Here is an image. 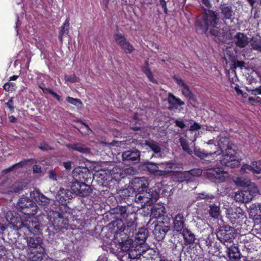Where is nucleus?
I'll list each match as a JSON object with an SVG mask.
<instances>
[{"label": "nucleus", "mask_w": 261, "mask_h": 261, "mask_svg": "<svg viewBox=\"0 0 261 261\" xmlns=\"http://www.w3.org/2000/svg\"><path fill=\"white\" fill-rule=\"evenodd\" d=\"M133 241L132 239H127L122 242L121 244V248L122 251L127 252L133 248Z\"/></svg>", "instance_id": "nucleus-31"}, {"label": "nucleus", "mask_w": 261, "mask_h": 261, "mask_svg": "<svg viewBox=\"0 0 261 261\" xmlns=\"http://www.w3.org/2000/svg\"><path fill=\"white\" fill-rule=\"evenodd\" d=\"M69 28V20L68 19H67L63 24L61 27V30L59 33V40L61 42L63 40V36L64 34L68 33V30Z\"/></svg>", "instance_id": "nucleus-33"}, {"label": "nucleus", "mask_w": 261, "mask_h": 261, "mask_svg": "<svg viewBox=\"0 0 261 261\" xmlns=\"http://www.w3.org/2000/svg\"><path fill=\"white\" fill-rule=\"evenodd\" d=\"M15 88V84L13 82H8L4 85V89L7 91H13Z\"/></svg>", "instance_id": "nucleus-51"}, {"label": "nucleus", "mask_w": 261, "mask_h": 261, "mask_svg": "<svg viewBox=\"0 0 261 261\" xmlns=\"http://www.w3.org/2000/svg\"><path fill=\"white\" fill-rule=\"evenodd\" d=\"M147 237V236L145 230L142 229L139 231L137 233L135 239L137 243L141 244L145 242Z\"/></svg>", "instance_id": "nucleus-32"}, {"label": "nucleus", "mask_w": 261, "mask_h": 261, "mask_svg": "<svg viewBox=\"0 0 261 261\" xmlns=\"http://www.w3.org/2000/svg\"><path fill=\"white\" fill-rule=\"evenodd\" d=\"M33 172L36 173H39L41 172V168L39 165H35L33 167Z\"/></svg>", "instance_id": "nucleus-63"}, {"label": "nucleus", "mask_w": 261, "mask_h": 261, "mask_svg": "<svg viewBox=\"0 0 261 261\" xmlns=\"http://www.w3.org/2000/svg\"><path fill=\"white\" fill-rule=\"evenodd\" d=\"M179 142L180 143V145L181 146L182 149L185 151L187 152L188 153L191 154L192 150L189 148V145H188V143L187 140L185 139H184V138L181 137L179 139Z\"/></svg>", "instance_id": "nucleus-37"}, {"label": "nucleus", "mask_w": 261, "mask_h": 261, "mask_svg": "<svg viewBox=\"0 0 261 261\" xmlns=\"http://www.w3.org/2000/svg\"><path fill=\"white\" fill-rule=\"evenodd\" d=\"M50 94H51L55 98H56L59 101L62 100L61 96L54 92L52 90L47 89H46Z\"/></svg>", "instance_id": "nucleus-58"}, {"label": "nucleus", "mask_w": 261, "mask_h": 261, "mask_svg": "<svg viewBox=\"0 0 261 261\" xmlns=\"http://www.w3.org/2000/svg\"><path fill=\"white\" fill-rule=\"evenodd\" d=\"M155 210H156V208H154L152 210V214H153L154 216V217H155L156 218H158V217H161L164 216L165 212L164 211V208L163 207H161L160 208H158V210H159V214H158V215L156 214H154V212H155L154 211Z\"/></svg>", "instance_id": "nucleus-56"}, {"label": "nucleus", "mask_w": 261, "mask_h": 261, "mask_svg": "<svg viewBox=\"0 0 261 261\" xmlns=\"http://www.w3.org/2000/svg\"><path fill=\"white\" fill-rule=\"evenodd\" d=\"M251 45L253 49L261 51V38L253 37L251 40Z\"/></svg>", "instance_id": "nucleus-34"}, {"label": "nucleus", "mask_w": 261, "mask_h": 261, "mask_svg": "<svg viewBox=\"0 0 261 261\" xmlns=\"http://www.w3.org/2000/svg\"><path fill=\"white\" fill-rule=\"evenodd\" d=\"M148 170L156 175L165 176L169 173V170H160L158 165L153 163H149L147 164Z\"/></svg>", "instance_id": "nucleus-20"}, {"label": "nucleus", "mask_w": 261, "mask_h": 261, "mask_svg": "<svg viewBox=\"0 0 261 261\" xmlns=\"http://www.w3.org/2000/svg\"><path fill=\"white\" fill-rule=\"evenodd\" d=\"M30 197L41 205L45 206L49 203V199L37 190L31 192Z\"/></svg>", "instance_id": "nucleus-13"}, {"label": "nucleus", "mask_w": 261, "mask_h": 261, "mask_svg": "<svg viewBox=\"0 0 261 261\" xmlns=\"http://www.w3.org/2000/svg\"><path fill=\"white\" fill-rule=\"evenodd\" d=\"M197 199H204L208 202H211L214 199V196L211 194H208L204 192L199 193L198 194Z\"/></svg>", "instance_id": "nucleus-40"}, {"label": "nucleus", "mask_w": 261, "mask_h": 261, "mask_svg": "<svg viewBox=\"0 0 261 261\" xmlns=\"http://www.w3.org/2000/svg\"><path fill=\"white\" fill-rule=\"evenodd\" d=\"M42 240L39 237H33L28 240V245L32 248L36 249L40 252H44L45 250L42 246Z\"/></svg>", "instance_id": "nucleus-18"}, {"label": "nucleus", "mask_w": 261, "mask_h": 261, "mask_svg": "<svg viewBox=\"0 0 261 261\" xmlns=\"http://www.w3.org/2000/svg\"><path fill=\"white\" fill-rule=\"evenodd\" d=\"M249 215L254 220L261 221V203L251 204L249 208Z\"/></svg>", "instance_id": "nucleus-12"}, {"label": "nucleus", "mask_w": 261, "mask_h": 261, "mask_svg": "<svg viewBox=\"0 0 261 261\" xmlns=\"http://www.w3.org/2000/svg\"><path fill=\"white\" fill-rule=\"evenodd\" d=\"M144 72L151 82L152 83L156 82L155 80L153 77L152 73L147 67L144 68Z\"/></svg>", "instance_id": "nucleus-55"}, {"label": "nucleus", "mask_w": 261, "mask_h": 261, "mask_svg": "<svg viewBox=\"0 0 261 261\" xmlns=\"http://www.w3.org/2000/svg\"><path fill=\"white\" fill-rule=\"evenodd\" d=\"M253 169H254V168H253V166L252 165V164H251V165H249L248 164H245L242 166L241 170L242 172H247L249 171H251V172H252L253 173H254Z\"/></svg>", "instance_id": "nucleus-52"}, {"label": "nucleus", "mask_w": 261, "mask_h": 261, "mask_svg": "<svg viewBox=\"0 0 261 261\" xmlns=\"http://www.w3.org/2000/svg\"><path fill=\"white\" fill-rule=\"evenodd\" d=\"M234 39L236 44L240 47H245L249 42L248 37L241 33H237L234 36Z\"/></svg>", "instance_id": "nucleus-23"}, {"label": "nucleus", "mask_w": 261, "mask_h": 261, "mask_svg": "<svg viewBox=\"0 0 261 261\" xmlns=\"http://www.w3.org/2000/svg\"><path fill=\"white\" fill-rule=\"evenodd\" d=\"M23 226L25 227L29 231L33 234L39 233L42 228L37 219L35 217H30L27 220L22 222Z\"/></svg>", "instance_id": "nucleus-7"}, {"label": "nucleus", "mask_w": 261, "mask_h": 261, "mask_svg": "<svg viewBox=\"0 0 261 261\" xmlns=\"http://www.w3.org/2000/svg\"><path fill=\"white\" fill-rule=\"evenodd\" d=\"M235 182L238 186L247 188L251 182L249 180L243 178H238L235 180Z\"/></svg>", "instance_id": "nucleus-41"}, {"label": "nucleus", "mask_w": 261, "mask_h": 261, "mask_svg": "<svg viewBox=\"0 0 261 261\" xmlns=\"http://www.w3.org/2000/svg\"><path fill=\"white\" fill-rule=\"evenodd\" d=\"M218 149L216 150L219 153L216 154L219 156L221 164L231 168L239 166L240 161L236 156V152L230 145L229 139L227 137H220L218 141Z\"/></svg>", "instance_id": "nucleus-1"}, {"label": "nucleus", "mask_w": 261, "mask_h": 261, "mask_svg": "<svg viewBox=\"0 0 261 261\" xmlns=\"http://www.w3.org/2000/svg\"><path fill=\"white\" fill-rule=\"evenodd\" d=\"M66 100L70 104H72L76 107L82 108L83 107V103L81 100L77 98H74L71 97H67Z\"/></svg>", "instance_id": "nucleus-39"}, {"label": "nucleus", "mask_w": 261, "mask_h": 261, "mask_svg": "<svg viewBox=\"0 0 261 261\" xmlns=\"http://www.w3.org/2000/svg\"><path fill=\"white\" fill-rule=\"evenodd\" d=\"M44 256V252H40V251H37V254L33 256L31 261H44L43 260Z\"/></svg>", "instance_id": "nucleus-47"}, {"label": "nucleus", "mask_w": 261, "mask_h": 261, "mask_svg": "<svg viewBox=\"0 0 261 261\" xmlns=\"http://www.w3.org/2000/svg\"><path fill=\"white\" fill-rule=\"evenodd\" d=\"M170 230L169 226H166L163 224L157 225L154 229V233L156 235L159 234L158 237L159 240L164 239L166 236V233Z\"/></svg>", "instance_id": "nucleus-24"}, {"label": "nucleus", "mask_w": 261, "mask_h": 261, "mask_svg": "<svg viewBox=\"0 0 261 261\" xmlns=\"http://www.w3.org/2000/svg\"><path fill=\"white\" fill-rule=\"evenodd\" d=\"M247 90L252 95H261V86L253 89L247 88Z\"/></svg>", "instance_id": "nucleus-49"}, {"label": "nucleus", "mask_w": 261, "mask_h": 261, "mask_svg": "<svg viewBox=\"0 0 261 261\" xmlns=\"http://www.w3.org/2000/svg\"><path fill=\"white\" fill-rule=\"evenodd\" d=\"M136 201L141 202V203L147 204L154 200H156L155 195L150 194V192H147L146 191L142 192L140 193L136 194L135 196Z\"/></svg>", "instance_id": "nucleus-11"}, {"label": "nucleus", "mask_w": 261, "mask_h": 261, "mask_svg": "<svg viewBox=\"0 0 261 261\" xmlns=\"http://www.w3.org/2000/svg\"><path fill=\"white\" fill-rule=\"evenodd\" d=\"M39 147L40 149L42 150H48L49 149H51L52 148L47 144L46 143H42L39 146Z\"/></svg>", "instance_id": "nucleus-61"}, {"label": "nucleus", "mask_w": 261, "mask_h": 261, "mask_svg": "<svg viewBox=\"0 0 261 261\" xmlns=\"http://www.w3.org/2000/svg\"><path fill=\"white\" fill-rule=\"evenodd\" d=\"M244 215V213L243 211L240 208L236 207L234 212H233V215L232 216H235L236 217L233 218V220H234V222H236V220L237 219L243 217Z\"/></svg>", "instance_id": "nucleus-50"}, {"label": "nucleus", "mask_w": 261, "mask_h": 261, "mask_svg": "<svg viewBox=\"0 0 261 261\" xmlns=\"http://www.w3.org/2000/svg\"><path fill=\"white\" fill-rule=\"evenodd\" d=\"M162 166V168H165L164 170H169V173L170 172V169L173 168L175 164L173 161H168L165 163H162L159 164Z\"/></svg>", "instance_id": "nucleus-44"}, {"label": "nucleus", "mask_w": 261, "mask_h": 261, "mask_svg": "<svg viewBox=\"0 0 261 261\" xmlns=\"http://www.w3.org/2000/svg\"><path fill=\"white\" fill-rule=\"evenodd\" d=\"M79 193L78 195L81 196H86L90 194L91 192V188L90 186L81 182V188L79 189Z\"/></svg>", "instance_id": "nucleus-29"}, {"label": "nucleus", "mask_w": 261, "mask_h": 261, "mask_svg": "<svg viewBox=\"0 0 261 261\" xmlns=\"http://www.w3.org/2000/svg\"><path fill=\"white\" fill-rule=\"evenodd\" d=\"M140 152L137 150H127L122 154V158L123 161H132L138 162L140 160Z\"/></svg>", "instance_id": "nucleus-15"}, {"label": "nucleus", "mask_w": 261, "mask_h": 261, "mask_svg": "<svg viewBox=\"0 0 261 261\" xmlns=\"http://www.w3.org/2000/svg\"><path fill=\"white\" fill-rule=\"evenodd\" d=\"M232 232L230 227H222L217 232V237L221 242H230L233 237Z\"/></svg>", "instance_id": "nucleus-9"}, {"label": "nucleus", "mask_w": 261, "mask_h": 261, "mask_svg": "<svg viewBox=\"0 0 261 261\" xmlns=\"http://www.w3.org/2000/svg\"><path fill=\"white\" fill-rule=\"evenodd\" d=\"M202 170L199 169H193L189 171L184 172L182 175L185 180H193V176H198L202 174ZM182 180H184L183 179Z\"/></svg>", "instance_id": "nucleus-25"}, {"label": "nucleus", "mask_w": 261, "mask_h": 261, "mask_svg": "<svg viewBox=\"0 0 261 261\" xmlns=\"http://www.w3.org/2000/svg\"><path fill=\"white\" fill-rule=\"evenodd\" d=\"M222 13L225 19H230L232 16L233 11L230 7H224L222 9Z\"/></svg>", "instance_id": "nucleus-38"}, {"label": "nucleus", "mask_w": 261, "mask_h": 261, "mask_svg": "<svg viewBox=\"0 0 261 261\" xmlns=\"http://www.w3.org/2000/svg\"><path fill=\"white\" fill-rule=\"evenodd\" d=\"M228 255L230 259L236 260L240 258L241 253L238 247H231L229 249Z\"/></svg>", "instance_id": "nucleus-30"}, {"label": "nucleus", "mask_w": 261, "mask_h": 261, "mask_svg": "<svg viewBox=\"0 0 261 261\" xmlns=\"http://www.w3.org/2000/svg\"><path fill=\"white\" fill-rule=\"evenodd\" d=\"M66 146L68 148L72 149L82 153L88 154L90 152L89 148L81 143L67 144Z\"/></svg>", "instance_id": "nucleus-21"}, {"label": "nucleus", "mask_w": 261, "mask_h": 261, "mask_svg": "<svg viewBox=\"0 0 261 261\" xmlns=\"http://www.w3.org/2000/svg\"><path fill=\"white\" fill-rule=\"evenodd\" d=\"M132 187L130 189H132L137 194L146 191L148 184L144 177L135 178L132 182Z\"/></svg>", "instance_id": "nucleus-8"}, {"label": "nucleus", "mask_w": 261, "mask_h": 261, "mask_svg": "<svg viewBox=\"0 0 261 261\" xmlns=\"http://www.w3.org/2000/svg\"><path fill=\"white\" fill-rule=\"evenodd\" d=\"M18 206L25 215L34 216L37 213L38 207L34 202L27 197H21L18 202Z\"/></svg>", "instance_id": "nucleus-4"}, {"label": "nucleus", "mask_w": 261, "mask_h": 261, "mask_svg": "<svg viewBox=\"0 0 261 261\" xmlns=\"http://www.w3.org/2000/svg\"><path fill=\"white\" fill-rule=\"evenodd\" d=\"M248 101L251 105H254L257 103H261V98L258 96L255 97H249L248 98Z\"/></svg>", "instance_id": "nucleus-54"}, {"label": "nucleus", "mask_w": 261, "mask_h": 261, "mask_svg": "<svg viewBox=\"0 0 261 261\" xmlns=\"http://www.w3.org/2000/svg\"><path fill=\"white\" fill-rule=\"evenodd\" d=\"M48 176L49 178L53 180H56V175L53 170L49 171Z\"/></svg>", "instance_id": "nucleus-64"}, {"label": "nucleus", "mask_w": 261, "mask_h": 261, "mask_svg": "<svg viewBox=\"0 0 261 261\" xmlns=\"http://www.w3.org/2000/svg\"><path fill=\"white\" fill-rule=\"evenodd\" d=\"M141 256V253L138 249H131L128 253V257L130 259L138 258Z\"/></svg>", "instance_id": "nucleus-43"}, {"label": "nucleus", "mask_w": 261, "mask_h": 261, "mask_svg": "<svg viewBox=\"0 0 261 261\" xmlns=\"http://www.w3.org/2000/svg\"><path fill=\"white\" fill-rule=\"evenodd\" d=\"M206 174L209 179L216 182H223L228 177V173L220 168L208 169Z\"/></svg>", "instance_id": "nucleus-5"}, {"label": "nucleus", "mask_w": 261, "mask_h": 261, "mask_svg": "<svg viewBox=\"0 0 261 261\" xmlns=\"http://www.w3.org/2000/svg\"><path fill=\"white\" fill-rule=\"evenodd\" d=\"M174 80L179 87L182 94L187 98H191L192 92L185 82L181 78L176 76L174 77Z\"/></svg>", "instance_id": "nucleus-17"}, {"label": "nucleus", "mask_w": 261, "mask_h": 261, "mask_svg": "<svg viewBox=\"0 0 261 261\" xmlns=\"http://www.w3.org/2000/svg\"><path fill=\"white\" fill-rule=\"evenodd\" d=\"M245 191L248 193V194L251 195V199L254 196L258 194L259 192V189L255 184L252 182L246 188V190H245Z\"/></svg>", "instance_id": "nucleus-28"}, {"label": "nucleus", "mask_w": 261, "mask_h": 261, "mask_svg": "<svg viewBox=\"0 0 261 261\" xmlns=\"http://www.w3.org/2000/svg\"><path fill=\"white\" fill-rule=\"evenodd\" d=\"M49 222L56 230L67 229L68 220L57 212H50L48 214Z\"/></svg>", "instance_id": "nucleus-3"}, {"label": "nucleus", "mask_w": 261, "mask_h": 261, "mask_svg": "<svg viewBox=\"0 0 261 261\" xmlns=\"http://www.w3.org/2000/svg\"><path fill=\"white\" fill-rule=\"evenodd\" d=\"M168 101L170 105L169 108L171 110L176 109L177 107L185 105V102L183 101L171 93H169L168 95Z\"/></svg>", "instance_id": "nucleus-19"}, {"label": "nucleus", "mask_w": 261, "mask_h": 261, "mask_svg": "<svg viewBox=\"0 0 261 261\" xmlns=\"http://www.w3.org/2000/svg\"><path fill=\"white\" fill-rule=\"evenodd\" d=\"M208 213L211 217L218 218L221 214L220 205L216 204H211L209 206Z\"/></svg>", "instance_id": "nucleus-27"}, {"label": "nucleus", "mask_w": 261, "mask_h": 261, "mask_svg": "<svg viewBox=\"0 0 261 261\" xmlns=\"http://www.w3.org/2000/svg\"><path fill=\"white\" fill-rule=\"evenodd\" d=\"M234 199L237 202H248L251 200V197L244 190L237 192L234 195Z\"/></svg>", "instance_id": "nucleus-22"}, {"label": "nucleus", "mask_w": 261, "mask_h": 261, "mask_svg": "<svg viewBox=\"0 0 261 261\" xmlns=\"http://www.w3.org/2000/svg\"><path fill=\"white\" fill-rule=\"evenodd\" d=\"M83 172L81 170V168L80 167L75 168L72 171L73 177L74 179V181L72 182L71 190L73 193L75 195H78L79 193V189L81 188V178L84 177Z\"/></svg>", "instance_id": "nucleus-6"}, {"label": "nucleus", "mask_w": 261, "mask_h": 261, "mask_svg": "<svg viewBox=\"0 0 261 261\" xmlns=\"http://www.w3.org/2000/svg\"><path fill=\"white\" fill-rule=\"evenodd\" d=\"M13 97H11L8 101L6 103V105L7 107L10 109V111L13 112H14V107H13Z\"/></svg>", "instance_id": "nucleus-57"}, {"label": "nucleus", "mask_w": 261, "mask_h": 261, "mask_svg": "<svg viewBox=\"0 0 261 261\" xmlns=\"http://www.w3.org/2000/svg\"><path fill=\"white\" fill-rule=\"evenodd\" d=\"M194 154L201 159H215L216 154H219L217 151L206 152L204 150H201L199 148H195L194 150Z\"/></svg>", "instance_id": "nucleus-16"}, {"label": "nucleus", "mask_w": 261, "mask_h": 261, "mask_svg": "<svg viewBox=\"0 0 261 261\" xmlns=\"http://www.w3.org/2000/svg\"><path fill=\"white\" fill-rule=\"evenodd\" d=\"M22 189V185L20 182H16L13 185L12 190H8V192H18L20 190Z\"/></svg>", "instance_id": "nucleus-48"}, {"label": "nucleus", "mask_w": 261, "mask_h": 261, "mask_svg": "<svg viewBox=\"0 0 261 261\" xmlns=\"http://www.w3.org/2000/svg\"><path fill=\"white\" fill-rule=\"evenodd\" d=\"M65 80L67 82H70L71 83L79 82V79L75 74H73L72 75H65Z\"/></svg>", "instance_id": "nucleus-53"}, {"label": "nucleus", "mask_w": 261, "mask_h": 261, "mask_svg": "<svg viewBox=\"0 0 261 261\" xmlns=\"http://www.w3.org/2000/svg\"><path fill=\"white\" fill-rule=\"evenodd\" d=\"M121 47L125 53L127 54L132 53L134 50V48L128 41L126 42L123 45H122Z\"/></svg>", "instance_id": "nucleus-45"}, {"label": "nucleus", "mask_w": 261, "mask_h": 261, "mask_svg": "<svg viewBox=\"0 0 261 261\" xmlns=\"http://www.w3.org/2000/svg\"><path fill=\"white\" fill-rule=\"evenodd\" d=\"M252 165L254 168V173L259 174L261 173V161L252 162Z\"/></svg>", "instance_id": "nucleus-46"}, {"label": "nucleus", "mask_w": 261, "mask_h": 261, "mask_svg": "<svg viewBox=\"0 0 261 261\" xmlns=\"http://www.w3.org/2000/svg\"><path fill=\"white\" fill-rule=\"evenodd\" d=\"M175 123L178 127L181 128H183L185 126V124L183 121L176 120H175Z\"/></svg>", "instance_id": "nucleus-62"}, {"label": "nucleus", "mask_w": 261, "mask_h": 261, "mask_svg": "<svg viewBox=\"0 0 261 261\" xmlns=\"http://www.w3.org/2000/svg\"><path fill=\"white\" fill-rule=\"evenodd\" d=\"M217 15L212 10L205 11L202 20L198 22L202 32L209 30L210 33L215 36H219L222 33L218 23Z\"/></svg>", "instance_id": "nucleus-2"}, {"label": "nucleus", "mask_w": 261, "mask_h": 261, "mask_svg": "<svg viewBox=\"0 0 261 261\" xmlns=\"http://www.w3.org/2000/svg\"><path fill=\"white\" fill-rule=\"evenodd\" d=\"M225 209L226 210V215L227 217L230 219L232 223H234V220H233V218L236 217L235 216H232L233 215V212H234L236 210V208L230 207L227 208L225 207Z\"/></svg>", "instance_id": "nucleus-42"}, {"label": "nucleus", "mask_w": 261, "mask_h": 261, "mask_svg": "<svg viewBox=\"0 0 261 261\" xmlns=\"http://www.w3.org/2000/svg\"><path fill=\"white\" fill-rule=\"evenodd\" d=\"M145 144L155 153H158L160 152L161 148L156 142L154 141H146Z\"/></svg>", "instance_id": "nucleus-35"}, {"label": "nucleus", "mask_w": 261, "mask_h": 261, "mask_svg": "<svg viewBox=\"0 0 261 261\" xmlns=\"http://www.w3.org/2000/svg\"><path fill=\"white\" fill-rule=\"evenodd\" d=\"M181 233L184 239L188 243L192 244L195 242V235L188 229L185 228Z\"/></svg>", "instance_id": "nucleus-26"}, {"label": "nucleus", "mask_w": 261, "mask_h": 261, "mask_svg": "<svg viewBox=\"0 0 261 261\" xmlns=\"http://www.w3.org/2000/svg\"><path fill=\"white\" fill-rule=\"evenodd\" d=\"M201 128V125L196 122H195L193 125H191L189 130L191 131H195Z\"/></svg>", "instance_id": "nucleus-60"}, {"label": "nucleus", "mask_w": 261, "mask_h": 261, "mask_svg": "<svg viewBox=\"0 0 261 261\" xmlns=\"http://www.w3.org/2000/svg\"><path fill=\"white\" fill-rule=\"evenodd\" d=\"M114 39L116 43L120 46L123 45L124 44L127 42L125 37L120 33L116 34L114 36Z\"/></svg>", "instance_id": "nucleus-36"}, {"label": "nucleus", "mask_w": 261, "mask_h": 261, "mask_svg": "<svg viewBox=\"0 0 261 261\" xmlns=\"http://www.w3.org/2000/svg\"><path fill=\"white\" fill-rule=\"evenodd\" d=\"M72 197L71 192L67 189L61 188L56 196V199L62 204H66Z\"/></svg>", "instance_id": "nucleus-14"}, {"label": "nucleus", "mask_w": 261, "mask_h": 261, "mask_svg": "<svg viewBox=\"0 0 261 261\" xmlns=\"http://www.w3.org/2000/svg\"><path fill=\"white\" fill-rule=\"evenodd\" d=\"M206 143L210 146V148L211 149H213V151L216 150L218 149L217 145L214 144V140H210Z\"/></svg>", "instance_id": "nucleus-59"}, {"label": "nucleus", "mask_w": 261, "mask_h": 261, "mask_svg": "<svg viewBox=\"0 0 261 261\" xmlns=\"http://www.w3.org/2000/svg\"><path fill=\"white\" fill-rule=\"evenodd\" d=\"M185 226V219L181 213L177 214L173 218V230L177 232H181Z\"/></svg>", "instance_id": "nucleus-10"}]
</instances>
